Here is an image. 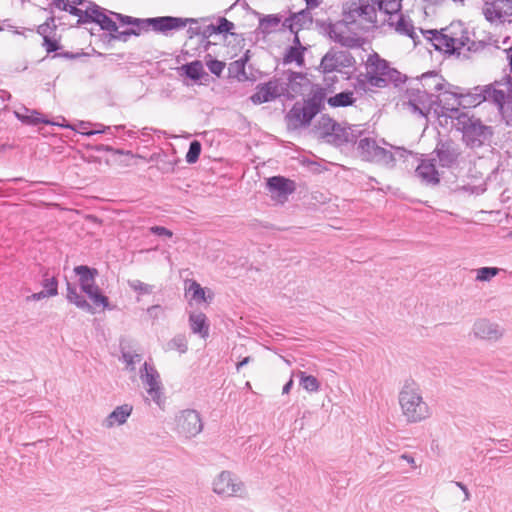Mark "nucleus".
I'll return each instance as SVG.
<instances>
[{
  "label": "nucleus",
  "mask_w": 512,
  "mask_h": 512,
  "mask_svg": "<svg viewBox=\"0 0 512 512\" xmlns=\"http://www.w3.org/2000/svg\"><path fill=\"white\" fill-rule=\"evenodd\" d=\"M471 333L476 339L496 342L503 337L504 328L487 318H479L473 323Z\"/></svg>",
  "instance_id": "obj_16"
},
{
  "label": "nucleus",
  "mask_w": 512,
  "mask_h": 512,
  "mask_svg": "<svg viewBox=\"0 0 512 512\" xmlns=\"http://www.w3.org/2000/svg\"><path fill=\"white\" fill-rule=\"evenodd\" d=\"M344 140L346 142H353L355 141V136L353 135L352 129L348 128L343 131Z\"/></svg>",
  "instance_id": "obj_60"
},
{
  "label": "nucleus",
  "mask_w": 512,
  "mask_h": 512,
  "mask_svg": "<svg viewBox=\"0 0 512 512\" xmlns=\"http://www.w3.org/2000/svg\"><path fill=\"white\" fill-rule=\"evenodd\" d=\"M400 459L405 460L408 464H410L413 468H416L414 458L409 454H402Z\"/></svg>",
  "instance_id": "obj_62"
},
{
  "label": "nucleus",
  "mask_w": 512,
  "mask_h": 512,
  "mask_svg": "<svg viewBox=\"0 0 512 512\" xmlns=\"http://www.w3.org/2000/svg\"><path fill=\"white\" fill-rule=\"evenodd\" d=\"M384 22L400 35L408 36L414 41L418 37L411 19L402 13H393L392 16L384 19Z\"/></svg>",
  "instance_id": "obj_23"
},
{
  "label": "nucleus",
  "mask_w": 512,
  "mask_h": 512,
  "mask_svg": "<svg viewBox=\"0 0 512 512\" xmlns=\"http://www.w3.org/2000/svg\"><path fill=\"white\" fill-rule=\"evenodd\" d=\"M421 32L436 50L446 54L460 55L462 50L476 52L484 46L481 42L477 43L471 40L470 32L461 22L451 23L441 31L428 30Z\"/></svg>",
  "instance_id": "obj_1"
},
{
  "label": "nucleus",
  "mask_w": 512,
  "mask_h": 512,
  "mask_svg": "<svg viewBox=\"0 0 512 512\" xmlns=\"http://www.w3.org/2000/svg\"><path fill=\"white\" fill-rule=\"evenodd\" d=\"M285 88L283 97L293 99L303 91V86L308 83V79L303 73L294 71H285L278 76Z\"/></svg>",
  "instance_id": "obj_19"
},
{
  "label": "nucleus",
  "mask_w": 512,
  "mask_h": 512,
  "mask_svg": "<svg viewBox=\"0 0 512 512\" xmlns=\"http://www.w3.org/2000/svg\"><path fill=\"white\" fill-rule=\"evenodd\" d=\"M251 357L247 356V357H244L241 361H239L237 364H236V370L237 371H240V369L247 365L250 361H251Z\"/></svg>",
  "instance_id": "obj_63"
},
{
  "label": "nucleus",
  "mask_w": 512,
  "mask_h": 512,
  "mask_svg": "<svg viewBox=\"0 0 512 512\" xmlns=\"http://www.w3.org/2000/svg\"><path fill=\"white\" fill-rule=\"evenodd\" d=\"M188 293L191 294V298L196 302H205V290L196 281H192L188 287Z\"/></svg>",
  "instance_id": "obj_45"
},
{
  "label": "nucleus",
  "mask_w": 512,
  "mask_h": 512,
  "mask_svg": "<svg viewBox=\"0 0 512 512\" xmlns=\"http://www.w3.org/2000/svg\"><path fill=\"white\" fill-rule=\"evenodd\" d=\"M95 126L97 127L96 130H89V132H83V135L92 136L95 134L105 133V132L111 130V127L104 126L103 124H95Z\"/></svg>",
  "instance_id": "obj_55"
},
{
  "label": "nucleus",
  "mask_w": 512,
  "mask_h": 512,
  "mask_svg": "<svg viewBox=\"0 0 512 512\" xmlns=\"http://www.w3.org/2000/svg\"><path fill=\"white\" fill-rule=\"evenodd\" d=\"M67 300L75 304L79 309H82L91 314L94 313L93 306L82 296L69 282L67 283Z\"/></svg>",
  "instance_id": "obj_31"
},
{
  "label": "nucleus",
  "mask_w": 512,
  "mask_h": 512,
  "mask_svg": "<svg viewBox=\"0 0 512 512\" xmlns=\"http://www.w3.org/2000/svg\"><path fill=\"white\" fill-rule=\"evenodd\" d=\"M213 491L223 496H242L244 485L232 473L223 471L214 480Z\"/></svg>",
  "instance_id": "obj_15"
},
{
  "label": "nucleus",
  "mask_w": 512,
  "mask_h": 512,
  "mask_svg": "<svg viewBox=\"0 0 512 512\" xmlns=\"http://www.w3.org/2000/svg\"><path fill=\"white\" fill-rule=\"evenodd\" d=\"M74 272L79 276V285L85 294L98 287L95 283V278L98 275L97 269L80 265L74 268Z\"/></svg>",
  "instance_id": "obj_28"
},
{
  "label": "nucleus",
  "mask_w": 512,
  "mask_h": 512,
  "mask_svg": "<svg viewBox=\"0 0 512 512\" xmlns=\"http://www.w3.org/2000/svg\"><path fill=\"white\" fill-rule=\"evenodd\" d=\"M437 158L442 167L451 168L457 164L461 155L460 147L452 140L441 141L435 149Z\"/></svg>",
  "instance_id": "obj_20"
},
{
  "label": "nucleus",
  "mask_w": 512,
  "mask_h": 512,
  "mask_svg": "<svg viewBox=\"0 0 512 512\" xmlns=\"http://www.w3.org/2000/svg\"><path fill=\"white\" fill-rule=\"evenodd\" d=\"M300 378V385L303 389L308 392H317L320 389V382L312 375H307L303 371L297 373Z\"/></svg>",
  "instance_id": "obj_34"
},
{
  "label": "nucleus",
  "mask_w": 512,
  "mask_h": 512,
  "mask_svg": "<svg viewBox=\"0 0 512 512\" xmlns=\"http://www.w3.org/2000/svg\"><path fill=\"white\" fill-rule=\"evenodd\" d=\"M323 100V94L317 92L303 103L296 102L285 116L287 128L298 130L309 126L312 119L321 111Z\"/></svg>",
  "instance_id": "obj_5"
},
{
  "label": "nucleus",
  "mask_w": 512,
  "mask_h": 512,
  "mask_svg": "<svg viewBox=\"0 0 512 512\" xmlns=\"http://www.w3.org/2000/svg\"><path fill=\"white\" fill-rule=\"evenodd\" d=\"M499 113L506 124L512 126V98H504L499 104H496Z\"/></svg>",
  "instance_id": "obj_37"
},
{
  "label": "nucleus",
  "mask_w": 512,
  "mask_h": 512,
  "mask_svg": "<svg viewBox=\"0 0 512 512\" xmlns=\"http://www.w3.org/2000/svg\"><path fill=\"white\" fill-rule=\"evenodd\" d=\"M401 414L409 424L427 420L432 415V409L424 400L420 385L413 379H406L398 394Z\"/></svg>",
  "instance_id": "obj_3"
},
{
  "label": "nucleus",
  "mask_w": 512,
  "mask_h": 512,
  "mask_svg": "<svg viewBox=\"0 0 512 512\" xmlns=\"http://www.w3.org/2000/svg\"><path fill=\"white\" fill-rule=\"evenodd\" d=\"M352 30H358V28L356 25L348 23L346 14H344V19L342 21L330 23L328 25L327 32L333 41L341 44L342 46L348 48L358 47L359 39L351 34Z\"/></svg>",
  "instance_id": "obj_12"
},
{
  "label": "nucleus",
  "mask_w": 512,
  "mask_h": 512,
  "mask_svg": "<svg viewBox=\"0 0 512 512\" xmlns=\"http://www.w3.org/2000/svg\"><path fill=\"white\" fill-rule=\"evenodd\" d=\"M378 7L383 11L387 17L392 16L393 13H401V0H380Z\"/></svg>",
  "instance_id": "obj_36"
},
{
  "label": "nucleus",
  "mask_w": 512,
  "mask_h": 512,
  "mask_svg": "<svg viewBox=\"0 0 512 512\" xmlns=\"http://www.w3.org/2000/svg\"><path fill=\"white\" fill-rule=\"evenodd\" d=\"M205 62H206V66L208 67L209 71L218 77L221 75V73L223 72V70L226 66L223 61L213 59L210 54H208L205 57Z\"/></svg>",
  "instance_id": "obj_43"
},
{
  "label": "nucleus",
  "mask_w": 512,
  "mask_h": 512,
  "mask_svg": "<svg viewBox=\"0 0 512 512\" xmlns=\"http://www.w3.org/2000/svg\"><path fill=\"white\" fill-rule=\"evenodd\" d=\"M187 77L193 80H200L203 75V65L201 61H193L183 66Z\"/></svg>",
  "instance_id": "obj_38"
},
{
  "label": "nucleus",
  "mask_w": 512,
  "mask_h": 512,
  "mask_svg": "<svg viewBox=\"0 0 512 512\" xmlns=\"http://www.w3.org/2000/svg\"><path fill=\"white\" fill-rule=\"evenodd\" d=\"M91 123L89 122H84V121H81L79 122L78 124V128H79V131L83 134V132H89L87 129H88V126H90Z\"/></svg>",
  "instance_id": "obj_64"
},
{
  "label": "nucleus",
  "mask_w": 512,
  "mask_h": 512,
  "mask_svg": "<svg viewBox=\"0 0 512 512\" xmlns=\"http://www.w3.org/2000/svg\"><path fill=\"white\" fill-rule=\"evenodd\" d=\"M187 21L188 19L172 16H163L146 18L145 22L143 23L148 24L149 27L156 32L167 34L168 31L184 28L187 24Z\"/></svg>",
  "instance_id": "obj_21"
},
{
  "label": "nucleus",
  "mask_w": 512,
  "mask_h": 512,
  "mask_svg": "<svg viewBox=\"0 0 512 512\" xmlns=\"http://www.w3.org/2000/svg\"><path fill=\"white\" fill-rule=\"evenodd\" d=\"M444 108L449 111L450 118L457 119L458 129L463 132L464 139L472 148L480 147L491 138L493 134L491 127L482 124L480 119L468 116L458 107L444 106Z\"/></svg>",
  "instance_id": "obj_4"
},
{
  "label": "nucleus",
  "mask_w": 512,
  "mask_h": 512,
  "mask_svg": "<svg viewBox=\"0 0 512 512\" xmlns=\"http://www.w3.org/2000/svg\"><path fill=\"white\" fill-rule=\"evenodd\" d=\"M356 150L364 161L373 162L385 166H393L395 158L390 150L380 146L370 137H363L357 142Z\"/></svg>",
  "instance_id": "obj_7"
},
{
  "label": "nucleus",
  "mask_w": 512,
  "mask_h": 512,
  "mask_svg": "<svg viewBox=\"0 0 512 512\" xmlns=\"http://www.w3.org/2000/svg\"><path fill=\"white\" fill-rule=\"evenodd\" d=\"M306 3V7L309 9H315L321 5L323 0H304Z\"/></svg>",
  "instance_id": "obj_61"
},
{
  "label": "nucleus",
  "mask_w": 512,
  "mask_h": 512,
  "mask_svg": "<svg viewBox=\"0 0 512 512\" xmlns=\"http://www.w3.org/2000/svg\"><path fill=\"white\" fill-rule=\"evenodd\" d=\"M130 29H134L136 31L135 36H139L143 31H148L150 29L148 24H133Z\"/></svg>",
  "instance_id": "obj_57"
},
{
  "label": "nucleus",
  "mask_w": 512,
  "mask_h": 512,
  "mask_svg": "<svg viewBox=\"0 0 512 512\" xmlns=\"http://www.w3.org/2000/svg\"><path fill=\"white\" fill-rule=\"evenodd\" d=\"M444 96H451L453 103L450 107H457L461 105L463 107H476L484 101L491 102L493 104H499L505 98V93L502 90L495 89L492 85L477 86L471 91L460 94L445 91Z\"/></svg>",
  "instance_id": "obj_6"
},
{
  "label": "nucleus",
  "mask_w": 512,
  "mask_h": 512,
  "mask_svg": "<svg viewBox=\"0 0 512 512\" xmlns=\"http://www.w3.org/2000/svg\"><path fill=\"white\" fill-rule=\"evenodd\" d=\"M176 431L186 439H191L201 433L203 422L198 411L185 409L175 416Z\"/></svg>",
  "instance_id": "obj_10"
},
{
  "label": "nucleus",
  "mask_w": 512,
  "mask_h": 512,
  "mask_svg": "<svg viewBox=\"0 0 512 512\" xmlns=\"http://www.w3.org/2000/svg\"><path fill=\"white\" fill-rule=\"evenodd\" d=\"M133 34H136V31L134 29H127L124 31L117 30V32H112L111 36L113 39H117V40H121V41L125 42Z\"/></svg>",
  "instance_id": "obj_52"
},
{
  "label": "nucleus",
  "mask_w": 512,
  "mask_h": 512,
  "mask_svg": "<svg viewBox=\"0 0 512 512\" xmlns=\"http://www.w3.org/2000/svg\"><path fill=\"white\" fill-rule=\"evenodd\" d=\"M166 350H176L181 354L185 353L188 350L186 337L182 334L176 335L167 343Z\"/></svg>",
  "instance_id": "obj_39"
},
{
  "label": "nucleus",
  "mask_w": 512,
  "mask_h": 512,
  "mask_svg": "<svg viewBox=\"0 0 512 512\" xmlns=\"http://www.w3.org/2000/svg\"><path fill=\"white\" fill-rule=\"evenodd\" d=\"M133 411V407L129 404L117 406L103 421L102 426L111 429L114 426H120L126 423Z\"/></svg>",
  "instance_id": "obj_27"
},
{
  "label": "nucleus",
  "mask_w": 512,
  "mask_h": 512,
  "mask_svg": "<svg viewBox=\"0 0 512 512\" xmlns=\"http://www.w3.org/2000/svg\"><path fill=\"white\" fill-rule=\"evenodd\" d=\"M86 295L91 299V301L93 302L94 305L102 306L104 309L108 308L109 300H108V298L106 296H104L101 293L99 287H97L96 289L92 290L91 292H88Z\"/></svg>",
  "instance_id": "obj_44"
},
{
  "label": "nucleus",
  "mask_w": 512,
  "mask_h": 512,
  "mask_svg": "<svg viewBox=\"0 0 512 512\" xmlns=\"http://www.w3.org/2000/svg\"><path fill=\"white\" fill-rule=\"evenodd\" d=\"M189 326L194 334L199 335L202 339L209 336V323L206 315L202 312H192L189 315Z\"/></svg>",
  "instance_id": "obj_29"
},
{
  "label": "nucleus",
  "mask_w": 512,
  "mask_h": 512,
  "mask_svg": "<svg viewBox=\"0 0 512 512\" xmlns=\"http://www.w3.org/2000/svg\"><path fill=\"white\" fill-rule=\"evenodd\" d=\"M500 272L499 268L496 267H481L476 270L477 281H490L493 277L498 275Z\"/></svg>",
  "instance_id": "obj_42"
},
{
  "label": "nucleus",
  "mask_w": 512,
  "mask_h": 512,
  "mask_svg": "<svg viewBox=\"0 0 512 512\" xmlns=\"http://www.w3.org/2000/svg\"><path fill=\"white\" fill-rule=\"evenodd\" d=\"M417 87H420L422 91L428 94L436 102L443 104V107H450L447 101L451 100V96H444V92L447 91L445 88L449 86L445 79L435 72H427L416 80Z\"/></svg>",
  "instance_id": "obj_9"
},
{
  "label": "nucleus",
  "mask_w": 512,
  "mask_h": 512,
  "mask_svg": "<svg viewBox=\"0 0 512 512\" xmlns=\"http://www.w3.org/2000/svg\"><path fill=\"white\" fill-rule=\"evenodd\" d=\"M281 22V18L277 15H267L260 19L259 29L264 34H270L275 31Z\"/></svg>",
  "instance_id": "obj_35"
},
{
  "label": "nucleus",
  "mask_w": 512,
  "mask_h": 512,
  "mask_svg": "<svg viewBox=\"0 0 512 512\" xmlns=\"http://www.w3.org/2000/svg\"><path fill=\"white\" fill-rule=\"evenodd\" d=\"M249 60V50L246 51L243 57L238 60L231 62L228 66V75L230 78L238 80H246L247 75L245 72V65Z\"/></svg>",
  "instance_id": "obj_32"
},
{
  "label": "nucleus",
  "mask_w": 512,
  "mask_h": 512,
  "mask_svg": "<svg viewBox=\"0 0 512 512\" xmlns=\"http://www.w3.org/2000/svg\"><path fill=\"white\" fill-rule=\"evenodd\" d=\"M151 233L157 235V236H166V237H172L173 233L171 230L163 227V226H152L150 228Z\"/></svg>",
  "instance_id": "obj_54"
},
{
  "label": "nucleus",
  "mask_w": 512,
  "mask_h": 512,
  "mask_svg": "<svg viewBox=\"0 0 512 512\" xmlns=\"http://www.w3.org/2000/svg\"><path fill=\"white\" fill-rule=\"evenodd\" d=\"M69 13L78 17L79 24L94 22L99 25L102 16L106 15L104 11L96 4H90L85 10L71 6Z\"/></svg>",
  "instance_id": "obj_24"
},
{
  "label": "nucleus",
  "mask_w": 512,
  "mask_h": 512,
  "mask_svg": "<svg viewBox=\"0 0 512 512\" xmlns=\"http://www.w3.org/2000/svg\"><path fill=\"white\" fill-rule=\"evenodd\" d=\"M123 361L126 363L127 368L131 371L135 370V364L141 361V355L125 352L122 355Z\"/></svg>",
  "instance_id": "obj_49"
},
{
  "label": "nucleus",
  "mask_w": 512,
  "mask_h": 512,
  "mask_svg": "<svg viewBox=\"0 0 512 512\" xmlns=\"http://www.w3.org/2000/svg\"><path fill=\"white\" fill-rule=\"evenodd\" d=\"M201 153V144L199 141L194 140L190 143L188 152L186 154V161L189 164L195 163L200 156Z\"/></svg>",
  "instance_id": "obj_46"
},
{
  "label": "nucleus",
  "mask_w": 512,
  "mask_h": 512,
  "mask_svg": "<svg viewBox=\"0 0 512 512\" xmlns=\"http://www.w3.org/2000/svg\"><path fill=\"white\" fill-rule=\"evenodd\" d=\"M345 14L348 23L356 25L358 30L361 31L370 30L375 27L377 22V10L375 6L364 0L351 3Z\"/></svg>",
  "instance_id": "obj_8"
},
{
  "label": "nucleus",
  "mask_w": 512,
  "mask_h": 512,
  "mask_svg": "<svg viewBox=\"0 0 512 512\" xmlns=\"http://www.w3.org/2000/svg\"><path fill=\"white\" fill-rule=\"evenodd\" d=\"M100 27L101 29L103 30H107L109 32H117V24L116 22H114L109 16L105 15V16H102L101 18V22H100Z\"/></svg>",
  "instance_id": "obj_51"
},
{
  "label": "nucleus",
  "mask_w": 512,
  "mask_h": 512,
  "mask_svg": "<svg viewBox=\"0 0 512 512\" xmlns=\"http://www.w3.org/2000/svg\"><path fill=\"white\" fill-rule=\"evenodd\" d=\"M268 191L278 198H286L293 193L294 182L281 176H273L267 180Z\"/></svg>",
  "instance_id": "obj_26"
},
{
  "label": "nucleus",
  "mask_w": 512,
  "mask_h": 512,
  "mask_svg": "<svg viewBox=\"0 0 512 512\" xmlns=\"http://www.w3.org/2000/svg\"><path fill=\"white\" fill-rule=\"evenodd\" d=\"M312 9L306 7L298 12L292 13L283 22V26L292 33H298L302 29H309L313 24Z\"/></svg>",
  "instance_id": "obj_22"
},
{
  "label": "nucleus",
  "mask_w": 512,
  "mask_h": 512,
  "mask_svg": "<svg viewBox=\"0 0 512 512\" xmlns=\"http://www.w3.org/2000/svg\"><path fill=\"white\" fill-rule=\"evenodd\" d=\"M52 2L56 8L69 12L67 0H52Z\"/></svg>",
  "instance_id": "obj_58"
},
{
  "label": "nucleus",
  "mask_w": 512,
  "mask_h": 512,
  "mask_svg": "<svg viewBox=\"0 0 512 512\" xmlns=\"http://www.w3.org/2000/svg\"><path fill=\"white\" fill-rule=\"evenodd\" d=\"M139 377L146 388L149 397L157 404L161 400L162 383L156 368L145 362L139 371Z\"/></svg>",
  "instance_id": "obj_14"
},
{
  "label": "nucleus",
  "mask_w": 512,
  "mask_h": 512,
  "mask_svg": "<svg viewBox=\"0 0 512 512\" xmlns=\"http://www.w3.org/2000/svg\"><path fill=\"white\" fill-rule=\"evenodd\" d=\"M214 32L217 33H228L234 28V24L227 20L226 18L222 17L218 21L217 26H211Z\"/></svg>",
  "instance_id": "obj_48"
},
{
  "label": "nucleus",
  "mask_w": 512,
  "mask_h": 512,
  "mask_svg": "<svg viewBox=\"0 0 512 512\" xmlns=\"http://www.w3.org/2000/svg\"><path fill=\"white\" fill-rule=\"evenodd\" d=\"M46 297H49L48 295L45 294L44 291H40V292H37V293H33L32 295L30 296H27L26 297V301L29 302V301H40Z\"/></svg>",
  "instance_id": "obj_56"
},
{
  "label": "nucleus",
  "mask_w": 512,
  "mask_h": 512,
  "mask_svg": "<svg viewBox=\"0 0 512 512\" xmlns=\"http://www.w3.org/2000/svg\"><path fill=\"white\" fill-rule=\"evenodd\" d=\"M456 486L461 489L464 493V501H467L470 499V493L466 485H464L462 482H455Z\"/></svg>",
  "instance_id": "obj_59"
},
{
  "label": "nucleus",
  "mask_w": 512,
  "mask_h": 512,
  "mask_svg": "<svg viewBox=\"0 0 512 512\" xmlns=\"http://www.w3.org/2000/svg\"><path fill=\"white\" fill-rule=\"evenodd\" d=\"M15 116L18 120L21 122L27 124V125H33L36 126L38 124H53L49 120L45 119L41 113H39L36 110H31L26 107H22L19 110H16Z\"/></svg>",
  "instance_id": "obj_30"
},
{
  "label": "nucleus",
  "mask_w": 512,
  "mask_h": 512,
  "mask_svg": "<svg viewBox=\"0 0 512 512\" xmlns=\"http://www.w3.org/2000/svg\"><path fill=\"white\" fill-rule=\"evenodd\" d=\"M352 91L340 92L330 98H328V104L331 107H346L351 106L355 102Z\"/></svg>",
  "instance_id": "obj_33"
},
{
  "label": "nucleus",
  "mask_w": 512,
  "mask_h": 512,
  "mask_svg": "<svg viewBox=\"0 0 512 512\" xmlns=\"http://www.w3.org/2000/svg\"><path fill=\"white\" fill-rule=\"evenodd\" d=\"M415 174L426 184L436 185L440 182V176L433 159H423L417 166Z\"/></svg>",
  "instance_id": "obj_25"
},
{
  "label": "nucleus",
  "mask_w": 512,
  "mask_h": 512,
  "mask_svg": "<svg viewBox=\"0 0 512 512\" xmlns=\"http://www.w3.org/2000/svg\"><path fill=\"white\" fill-rule=\"evenodd\" d=\"M285 88L278 76L272 77L267 82L256 85L255 92L249 97L250 101L255 105L272 102L283 97Z\"/></svg>",
  "instance_id": "obj_11"
},
{
  "label": "nucleus",
  "mask_w": 512,
  "mask_h": 512,
  "mask_svg": "<svg viewBox=\"0 0 512 512\" xmlns=\"http://www.w3.org/2000/svg\"><path fill=\"white\" fill-rule=\"evenodd\" d=\"M303 47L291 46L287 50L284 56L285 63L296 62L298 65H302L304 62Z\"/></svg>",
  "instance_id": "obj_40"
},
{
  "label": "nucleus",
  "mask_w": 512,
  "mask_h": 512,
  "mask_svg": "<svg viewBox=\"0 0 512 512\" xmlns=\"http://www.w3.org/2000/svg\"><path fill=\"white\" fill-rule=\"evenodd\" d=\"M119 21L121 24L123 25H133V24H144L142 22H145V19H140V18H134V17H131V16H127V15H122V14H119V13H114V12H111Z\"/></svg>",
  "instance_id": "obj_50"
},
{
  "label": "nucleus",
  "mask_w": 512,
  "mask_h": 512,
  "mask_svg": "<svg viewBox=\"0 0 512 512\" xmlns=\"http://www.w3.org/2000/svg\"><path fill=\"white\" fill-rule=\"evenodd\" d=\"M43 46L45 47V49L48 53L55 52L59 49V44H58L57 40L51 39L48 36L44 37Z\"/></svg>",
  "instance_id": "obj_53"
},
{
  "label": "nucleus",
  "mask_w": 512,
  "mask_h": 512,
  "mask_svg": "<svg viewBox=\"0 0 512 512\" xmlns=\"http://www.w3.org/2000/svg\"><path fill=\"white\" fill-rule=\"evenodd\" d=\"M511 8V0H485L482 14L491 24L504 23Z\"/></svg>",
  "instance_id": "obj_17"
},
{
  "label": "nucleus",
  "mask_w": 512,
  "mask_h": 512,
  "mask_svg": "<svg viewBox=\"0 0 512 512\" xmlns=\"http://www.w3.org/2000/svg\"><path fill=\"white\" fill-rule=\"evenodd\" d=\"M404 76L378 54L370 55L366 62V72L359 74L355 89L368 91L372 88H384L389 84L398 86L404 82Z\"/></svg>",
  "instance_id": "obj_2"
},
{
  "label": "nucleus",
  "mask_w": 512,
  "mask_h": 512,
  "mask_svg": "<svg viewBox=\"0 0 512 512\" xmlns=\"http://www.w3.org/2000/svg\"><path fill=\"white\" fill-rule=\"evenodd\" d=\"M43 287L46 295L49 297L56 296L58 294V283L55 277L45 279L43 282Z\"/></svg>",
  "instance_id": "obj_47"
},
{
  "label": "nucleus",
  "mask_w": 512,
  "mask_h": 512,
  "mask_svg": "<svg viewBox=\"0 0 512 512\" xmlns=\"http://www.w3.org/2000/svg\"><path fill=\"white\" fill-rule=\"evenodd\" d=\"M353 64V57L346 51H328L321 60L322 71L331 73L341 71L342 68L350 67Z\"/></svg>",
  "instance_id": "obj_18"
},
{
  "label": "nucleus",
  "mask_w": 512,
  "mask_h": 512,
  "mask_svg": "<svg viewBox=\"0 0 512 512\" xmlns=\"http://www.w3.org/2000/svg\"><path fill=\"white\" fill-rule=\"evenodd\" d=\"M406 95L408 101L404 103V105H406L413 114H417L421 117H427L430 113L432 104L436 103L435 99H432L416 85L408 88Z\"/></svg>",
  "instance_id": "obj_13"
},
{
  "label": "nucleus",
  "mask_w": 512,
  "mask_h": 512,
  "mask_svg": "<svg viewBox=\"0 0 512 512\" xmlns=\"http://www.w3.org/2000/svg\"><path fill=\"white\" fill-rule=\"evenodd\" d=\"M128 286L139 295H148L153 292L154 286L138 279L128 280Z\"/></svg>",
  "instance_id": "obj_41"
}]
</instances>
